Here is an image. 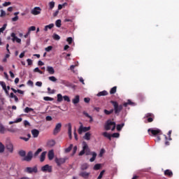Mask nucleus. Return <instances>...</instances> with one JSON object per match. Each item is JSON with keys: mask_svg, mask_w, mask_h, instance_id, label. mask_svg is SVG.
I'll list each match as a JSON object with an SVG mask.
<instances>
[{"mask_svg": "<svg viewBox=\"0 0 179 179\" xmlns=\"http://www.w3.org/2000/svg\"><path fill=\"white\" fill-rule=\"evenodd\" d=\"M66 127L68 128V135L70 139H72V124L71 123H68Z\"/></svg>", "mask_w": 179, "mask_h": 179, "instance_id": "nucleus-13", "label": "nucleus"}, {"mask_svg": "<svg viewBox=\"0 0 179 179\" xmlns=\"http://www.w3.org/2000/svg\"><path fill=\"white\" fill-rule=\"evenodd\" d=\"M24 173H28V174H32V173H37L38 169L36 166L34 167H27L24 170Z\"/></svg>", "mask_w": 179, "mask_h": 179, "instance_id": "nucleus-7", "label": "nucleus"}, {"mask_svg": "<svg viewBox=\"0 0 179 179\" xmlns=\"http://www.w3.org/2000/svg\"><path fill=\"white\" fill-rule=\"evenodd\" d=\"M49 80H50L51 82H57V80H58L57 79V78H55V76H50L48 78Z\"/></svg>", "mask_w": 179, "mask_h": 179, "instance_id": "nucleus-42", "label": "nucleus"}, {"mask_svg": "<svg viewBox=\"0 0 179 179\" xmlns=\"http://www.w3.org/2000/svg\"><path fill=\"white\" fill-rule=\"evenodd\" d=\"M66 41H67L68 44H69V45H71V44H72V43H73V38H72V37H69V38H67Z\"/></svg>", "mask_w": 179, "mask_h": 179, "instance_id": "nucleus-37", "label": "nucleus"}, {"mask_svg": "<svg viewBox=\"0 0 179 179\" xmlns=\"http://www.w3.org/2000/svg\"><path fill=\"white\" fill-rule=\"evenodd\" d=\"M55 6V2L50 1L49 3V9H50V10L54 9Z\"/></svg>", "mask_w": 179, "mask_h": 179, "instance_id": "nucleus-32", "label": "nucleus"}, {"mask_svg": "<svg viewBox=\"0 0 179 179\" xmlns=\"http://www.w3.org/2000/svg\"><path fill=\"white\" fill-rule=\"evenodd\" d=\"M46 155H47V152H43L41 153V157H40V162H44V160H45Z\"/></svg>", "mask_w": 179, "mask_h": 179, "instance_id": "nucleus-22", "label": "nucleus"}, {"mask_svg": "<svg viewBox=\"0 0 179 179\" xmlns=\"http://www.w3.org/2000/svg\"><path fill=\"white\" fill-rule=\"evenodd\" d=\"M66 160H68V157H64L63 158H55V162L56 163L57 166H58V167H61L62 164H64V163L66 162Z\"/></svg>", "mask_w": 179, "mask_h": 179, "instance_id": "nucleus-4", "label": "nucleus"}, {"mask_svg": "<svg viewBox=\"0 0 179 179\" xmlns=\"http://www.w3.org/2000/svg\"><path fill=\"white\" fill-rule=\"evenodd\" d=\"M61 20H56V22H55V25H56V27H61Z\"/></svg>", "mask_w": 179, "mask_h": 179, "instance_id": "nucleus-43", "label": "nucleus"}, {"mask_svg": "<svg viewBox=\"0 0 179 179\" xmlns=\"http://www.w3.org/2000/svg\"><path fill=\"white\" fill-rule=\"evenodd\" d=\"M72 101L74 104H78L79 101H80V96H79V95H76L74 99H72Z\"/></svg>", "mask_w": 179, "mask_h": 179, "instance_id": "nucleus-19", "label": "nucleus"}, {"mask_svg": "<svg viewBox=\"0 0 179 179\" xmlns=\"http://www.w3.org/2000/svg\"><path fill=\"white\" fill-rule=\"evenodd\" d=\"M5 152V145L0 143V153H3Z\"/></svg>", "mask_w": 179, "mask_h": 179, "instance_id": "nucleus-31", "label": "nucleus"}, {"mask_svg": "<svg viewBox=\"0 0 179 179\" xmlns=\"http://www.w3.org/2000/svg\"><path fill=\"white\" fill-rule=\"evenodd\" d=\"M27 62L28 63V65H31L33 64V62L30 59H28L27 60Z\"/></svg>", "mask_w": 179, "mask_h": 179, "instance_id": "nucleus-64", "label": "nucleus"}, {"mask_svg": "<svg viewBox=\"0 0 179 179\" xmlns=\"http://www.w3.org/2000/svg\"><path fill=\"white\" fill-rule=\"evenodd\" d=\"M11 3H10V1H6L4 3H3V6H9V5H11Z\"/></svg>", "mask_w": 179, "mask_h": 179, "instance_id": "nucleus-57", "label": "nucleus"}, {"mask_svg": "<svg viewBox=\"0 0 179 179\" xmlns=\"http://www.w3.org/2000/svg\"><path fill=\"white\" fill-rule=\"evenodd\" d=\"M90 136H92L90 132H87L83 136V139H85V141H90Z\"/></svg>", "mask_w": 179, "mask_h": 179, "instance_id": "nucleus-23", "label": "nucleus"}, {"mask_svg": "<svg viewBox=\"0 0 179 179\" xmlns=\"http://www.w3.org/2000/svg\"><path fill=\"white\" fill-rule=\"evenodd\" d=\"M11 37H12V40H13V43H15V41H16V43H18L19 44H20V43L22 42V39L17 38V36H16V34H15L13 32L11 34Z\"/></svg>", "mask_w": 179, "mask_h": 179, "instance_id": "nucleus-12", "label": "nucleus"}, {"mask_svg": "<svg viewBox=\"0 0 179 179\" xmlns=\"http://www.w3.org/2000/svg\"><path fill=\"white\" fill-rule=\"evenodd\" d=\"M3 16H6V13L3 10H1L0 17H3Z\"/></svg>", "mask_w": 179, "mask_h": 179, "instance_id": "nucleus-51", "label": "nucleus"}, {"mask_svg": "<svg viewBox=\"0 0 179 179\" xmlns=\"http://www.w3.org/2000/svg\"><path fill=\"white\" fill-rule=\"evenodd\" d=\"M46 121H52V117H51V116H47L45 117Z\"/></svg>", "mask_w": 179, "mask_h": 179, "instance_id": "nucleus-63", "label": "nucleus"}, {"mask_svg": "<svg viewBox=\"0 0 179 179\" xmlns=\"http://www.w3.org/2000/svg\"><path fill=\"white\" fill-rule=\"evenodd\" d=\"M145 117L146 118H150V117L155 118V115H153L152 113H147L145 115Z\"/></svg>", "mask_w": 179, "mask_h": 179, "instance_id": "nucleus-49", "label": "nucleus"}, {"mask_svg": "<svg viewBox=\"0 0 179 179\" xmlns=\"http://www.w3.org/2000/svg\"><path fill=\"white\" fill-rule=\"evenodd\" d=\"M43 100H45V101H52V100H54V99H52L50 96H45V97H43Z\"/></svg>", "mask_w": 179, "mask_h": 179, "instance_id": "nucleus-41", "label": "nucleus"}, {"mask_svg": "<svg viewBox=\"0 0 179 179\" xmlns=\"http://www.w3.org/2000/svg\"><path fill=\"white\" fill-rule=\"evenodd\" d=\"M78 150V146H74L73 150V155H75L76 153V151Z\"/></svg>", "mask_w": 179, "mask_h": 179, "instance_id": "nucleus-61", "label": "nucleus"}, {"mask_svg": "<svg viewBox=\"0 0 179 179\" xmlns=\"http://www.w3.org/2000/svg\"><path fill=\"white\" fill-rule=\"evenodd\" d=\"M17 20H19V16L17 15L12 18V22H17Z\"/></svg>", "mask_w": 179, "mask_h": 179, "instance_id": "nucleus-55", "label": "nucleus"}, {"mask_svg": "<svg viewBox=\"0 0 179 179\" xmlns=\"http://www.w3.org/2000/svg\"><path fill=\"white\" fill-rule=\"evenodd\" d=\"M48 145L49 146H55V141L51 140V141H48Z\"/></svg>", "mask_w": 179, "mask_h": 179, "instance_id": "nucleus-39", "label": "nucleus"}, {"mask_svg": "<svg viewBox=\"0 0 179 179\" xmlns=\"http://www.w3.org/2000/svg\"><path fill=\"white\" fill-rule=\"evenodd\" d=\"M101 168V164H96L94 166V170H100Z\"/></svg>", "mask_w": 179, "mask_h": 179, "instance_id": "nucleus-36", "label": "nucleus"}, {"mask_svg": "<svg viewBox=\"0 0 179 179\" xmlns=\"http://www.w3.org/2000/svg\"><path fill=\"white\" fill-rule=\"evenodd\" d=\"M31 159H33V152L29 151L22 160L24 162H31Z\"/></svg>", "mask_w": 179, "mask_h": 179, "instance_id": "nucleus-10", "label": "nucleus"}, {"mask_svg": "<svg viewBox=\"0 0 179 179\" xmlns=\"http://www.w3.org/2000/svg\"><path fill=\"white\" fill-rule=\"evenodd\" d=\"M48 157L49 160H52V159H54V150H51L48 152Z\"/></svg>", "mask_w": 179, "mask_h": 179, "instance_id": "nucleus-20", "label": "nucleus"}, {"mask_svg": "<svg viewBox=\"0 0 179 179\" xmlns=\"http://www.w3.org/2000/svg\"><path fill=\"white\" fill-rule=\"evenodd\" d=\"M46 71L50 73V75H54V73H55V70H54L52 66H48Z\"/></svg>", "mask_w": 179, "mask_h": 179, "instance_id": "nucleus-16", "label": "nucleus"}, {"mask_svg": "<svg viewBox=\"0 0 179 179\" xmlns=\"http://www.w3.org/2000/svg\"><path fill=\"white\" fill-rule=\"evenodd\" d=\"M61 128H62V124L57 123L55 126L54 131H53V134L57 135V134H59V132H61Z\"/></svg>", "mask_w": 179, "mask_h": 179, "instance_id": "nucleus-9", "label": "nucleus"}, {"mask_svg": "<svg viewBox=\"0 0 179 179\" xmlns=\"http://www.w3.org/2000/svg\"><path fill=\"white\" fill-rule=\"evenodd\" d=\"M113 111L114 110H104V113L105 114H106V115H110V114H112Z\"/></svg>", "mask_w": 179, "mask_h": 179, "instance_id": "nucleus-48", "label": "nucleus"}, {"mask_svg": "<svg viewBox=\"0 0 179 179\" xmlns=\"http://www.w3.org/2000/svg\"><path fill=\"white\" fill-rule=\"evenodd\" d=\"M36 85L41 87V86H43V83L38 81L36 83Z\"/></svg>", "mask_w": 179, "mask_h": 179, "instance_id": "nucleus-59", "label": "nucleus"}, {"mask_svg": "<svg viewBox=\"0 0 179 179\" xmlns=\"http://www.w3.org/2000/svg\"><path fill=\"white\" fill-rule=\"evenodd\" d=\"M41 152H43V150L41 148H38L36 150V152L34 153V157H37V156H38V155H40V153H41Z\"/></svg>", "mask_w": 179, "mask_h": 179, "instance_id": "nucleus-29", "label": "nucleus"}, {"mask_svg": "<svg viewBox=\"0 0 179 179\" xmlns=\"http://www.w3.org/2000/svg\"><path fill=\"white\" fill-rule=\"evenodd\" d=\"M110 103L114 107L115 114H118L119 113H121L123 108L122 105H119L118 102L114 101H111Z\"/></svg>", "mask_w": 179, "mask_h": 179, "instance_id": "nucleus-2", "label": "nucleus"}, {"mask_svg": "<svg viewBox=\"0 0 179 179\" xmlns=\"http://www.w3.org/2000/svg\"><path fill=\"white\" fill-rule=\"evenodd\" d=\"M108 94V92L106 90H103L102 92H99L96 96L98 97H101V96H107Z\"/></svg>", "mask_w": 179, "mask_h": 179, "instance_id": "nucleus-21", "label": "nucleus"}, {"mask_svg": "<svg viewBox=\"0 0 179 179\" xmlns=\"http://www.w3.org/2000/svg\"><path fill=\"white\" fill-rule=\"evenodd\" d=\"M102 135L105 138H108V139H109V141H111V134H110L108 132L105 131V132L102 133Z\"/></svg>", "mask_w": 179, "mask_h": 179, "instance_id": "nucleus-24", "label": "nucleus"}, {"mask_svg": "<svg viewBox=\"0 0 179 179\" xmlns=\"http://www.w3.org/2000/svg\"><path fill=\"white\" fill-rule=\"evenodd\" d=\"M164 174L166 176H168V177H172L173 176V172L169 169L166 170L164 171Z\"/></svg>", "mask_w": 179, "mask_h": 179, "instance_id": "nucleus-25", "label": "nucleus"}, {"mask_svg": "<svg viewBox=\"0 0 179 179\" xmlns=\"http://www.w3.org/2000/svg\"><path fill=\"white\" fill-rule=\"evenodd\" d=\"M117 92V87H113V88L110 89V94H114Z\"/></svg>", "mask_w": 179, "mask_h": 179, "instance_id": "nucleus-33", "label": "nucleus"}, {"mask_svg": "<svg viewBox=\"0 0 179 179\" xmlns=\"http://www.w3.org/2000/svg\"><path fill=\"white\" fill-rule=\"evenodd\" d=\"M124 127V124H117V129L118 131H120L121 129H122V127Z\"/></svg>", "mask_w": 179, "mask_h": 179, "instance_id": "nucleus-52", "label": "nucleus"}, {"mask_svg": "<svg viewBox=\"0 0 179 179\" xmlns=\"http://www.w3.org/2000/svg\"><path fill=\"white\" fill-rule=\"evenodd\" d=\"M149 135H150V136H156V135H159V134H160L162 132V130L159 129H149L148 130Z\"/></svg>", "mask_w": 179, "mask_h": 179, "instance_id": "nucleus-6", "label": "nucleus"}, {"mask_svg": "<svg viewBox=\"0 0 179 179\" xmlns=\"http://www.w3.org/2000/svg\"><path fill=\"white\" fill-rule=\"evenodd\" d=\"M153 120H155V117H147L148 122H153Z\"/></svg>", "mask_w": 179, "mask_h": 179, "instance_id": "nucleus-56", "label": "nucleus"}, {"mask_svg": "<svg viewBox=\"0 0 179 179\" xmlns=\"http://www.w3.org/2000/svg\"><path fill=\"white\" fill-rule=\"evenodd\" d=\"M41 171L43 173H52V166L49 164H46L41 167Z\"/></svg>", "mask_w": 179, "mask_h": 179, "instance_id": "nucleus-8", "label": "nucleus"}, {"mask_svg": "<svg viewBox=\"0 0 179 179\" xmlns=\"http://www.w3.org/2000/svg\"><path fill=\"white\" fill-rule=\"evenodd\" d=\"M54 38H55V40H59V38H61V37H59L58 34H55Z\"/></svg>", "mask_w": 179, "mask_h": 179, "instance_id": "nucleus-62", "label": "nucleus"}, {"mask_svg": "<svg viewBox=\"0 0 179 179\" xmlns=\"http://www.w3.org/2000/svg\"><path fill=\"white\" fill-rule=\"evenodd\" d=\"M86 154L87 156L90 155H92V157L90 159V162H93L96 160V157H97V153L92 152H90V148H89V145H87V143L85 141L83 142V150H81L79 153V156H83L84 154Z\"/></svg>", "mask_w": 179, "mask_h": 179, "instance_id": "nucleus-1", "label": "nucleus"}, {"mask_svg": "<svg viewBox=\"0 0 179 179\" xmlns=\"http://www.w3.org/2000/svg\"><path fill=\"white\" fill-rule=\"evenodd\" d=\"M0 85L3 87V89L4 90L6 94L7 95H9V92L8 91V89L6 88V84L5 83V82L0 81Z\"/></svg>", "mask_w": 179, "mask_h": 179, "instance_id": "nucleus-15", "label": "nucleus"}, {"mask_svg": "<svg viewBox=\"0 0 179 179\" xmlns=\"http://www.w3.org/2000/svg\"><path fill=\"white\" fill-rule=\"evenodd\" d=\"M138 98L140 99V100L143 101L145 96H143L142 94H138Z\"/></svg>", "mask_w": 179, "mask_h": 179, "instance_id": "nucleus-58", "label": "nucleus"}, {"mask_svg": "<svg viewBox=\"0 0 179 179\" xmlns=\"http://www.w3.org/2000/svg\"><path fill=\"white\" fill-rule=\"evenodd\" d=\"M80 177H83V178H89V176H90V173L87 172H81L79 174Z\"/></svg>", "mask_w": 179, "mask_h": 179, "instance_id": "nucleus-17", "label": "nucleus"}, {"mask_svg": "<svg viewBox=\"0 0 179 179\" xmlns=\"http://www.w3.org/2000/svg\"><path fill=\"white\" fill-rule=\"evenodd\" d=\"M8 129L5 128L3 125H0V134H5Z\"/></svg>", "mask_w": 179, "mask_h": 179, "instance_id": "nucleus-26", "label": "nucleus"}, {"mask_svg": "<svg viewBox=\"0 0 179 179\" xmlns=\"http://www.w3.org/2000/svg\"><path fill=\"white\" fill-rule=\"evenodd\" d=\"M7 131H8V132H11V134H15L17 132V129L13 128L7 129Z\"/></svg>", "mask_w": 179, "mask_h": 179, "instance_id": "nucleus-34", "label": "nucleus"}, {"mask_svg": "<svg viewBox=\"0 0 179 179\" xmlns=\"http://www.w3.org/2000/svg\"><path fill=\"white\" fill-rule=\"evenodd\" d=\"M31 111H34V109L31 108L27 107L24 109V113H30Z\"/></svg>", "mask_w": 179, "mask_h": 179, "instance_id": "nucleus-45", "label": "nucleus"}, {"mask_svg": "<svg viewBox=\"0 0 179 179\" xmlns=\"http://www.w3.org/2000/svg\"><path fill=\"white\" fill-rule=\"evenodd\" d=\"M105 129L106 131H114L115 129V122L111 121V120H108L105 124Z\"/></svg>", "mask_w": 179, "mask_h": 179, "instance_id": "nucleus-3", "label": "nucleus"}, {"mask_svg": "<svg viewBox=\"0 0 179 179\" xmlns=\"http://www.w3.org/2000/svg\"><path fill=\"white\" fill-rule=\"evenodd\" d=\"M31 134L34 138H37L40 134V131L36 129L31 130Z\"/></svg>", "mask_w": 179, "mask_h": 179, "instance_id": "nucleus-18", "label": "nucleus"}, {"mask_svg": "<svg viewBox=\"0 0 179 179\" xmlns=\"http://www.w3.org/2000/svg\"><path fill=\"white\" fill-rule=\"evenodd\" d=\"M52 27H54V24H50L49 25H46L45 27V31H47V30H48V29H52Z\"/></svg>", "mask_w": 179, "mask_h": 179, "instance_id": "nucleus-35", "label": "nucleus"}, {"mask_svg": "<svg viewBox=\"0 0 179 179\" xmlns=\"http://www.w3.org/2000/svg\"><path fill=\"white\" fill-rule=\"evenodd\" d=\"M62 100H64V96H62V94H57V101L59 103H61V101H62Z\"/></svg>", "mask_w": 179, "mask_h": 179, "instance_id": "nucleus-30", "label": "nucleus"}, {"mask_svg": "<svg viewBox=\"0 0 179 179\" xmlns=\"http://www.w3.org/2000/svg\"><path fill=\"white\" fill-rule=\"evenodd\" d=\"M80 127L78 130V134L80 135H82V134H83V132H87V131H90V127H83V124H82V122H80Z\"/></svg>", "mask_w": 179, "mask_h": 179, "instance_id": "nucleus-5", "label": "nucleus"}, {"mask_svg": "<svg viewBox=\"0 0 179 179\" xmlns=\"http://www.w3.org/2000/svg\"><path fill=\"white\" fill-rule=\"evenodd\" d=\"M104 173H106V171L103 170L101 171L99 176H98V179H101L103 178V176H104Z\"/></svg>", "mask_w": 179, "mask_h": 179, "instance_id": "nucleus-47", "label": "nucleus"}, {"mask_svg": "<svg viewBox=\"0 0 179 179\" xmlns=\"http://www.w3.org/2000/svg\"><path fill=\"white\" fill-rule=\"evenodd\" d=\"M20 139H22V141H24L25 142H28V141L29 140V138H26V137H20Z\"/></svg>", "mask_w": 179, "mask_h": 179, "instance_id": "nucleus-60", "label": "nucleus"}, {"mask_svg": "<svg viewBox=\"0 0 179 179\" xmlns=\"http://www.w3.org/2000/svg\"><path fill=\"white\" fill-rule=\"evenodd\" d=\"M31 31H36V27L31 26L28 29V33L30 34Z\"/></svg>", "mask_w": 179, "mask_h": 179, "instance_id": "nucleus-40", "label": "nucleus"}, {"mask_svg": "<svg viewBox=\"0 0 179 179\" xmlns=\"http://www.w3.org/2000/svg\"><path fill=\"white\" fill-rule=\"evenodd\" d=\"M6 29V24H4L1 28H0V34L1 33H3L5 29Z\"/></svg>", "mask_w": 179, "mask_h": 179, "instance_id": "nucleus-46", "label": "nucleus"}, {"mask_svg": "<svg viewBox=\"0 0 179 179\" xmlns=\"http://www.w3.org/2000/svg\"><path fill=\"white\" fill-rule=\"evenodd\" d=\"M110 136L112 138H120V134L118 133H114Z\"/></svg>", "mask_w": 179, "mask_h": 179, "instance_id": "nucleus-50", "label": "nucleus"}, {"mask_svg": "<svg viewBox=\"0 0 179 179\" xmlns=\"http://www.w3.org/2000/svg\"><path fill=\"white\" fill-rule=\"evenodd\" d=\"M6 149L10 152V153H13V144H12V143L6 144Z\"/></svg>", "mask_w": 179, "mask_h": 179, "instance_id": "nucleus-14", "label": "nucleus"}, {"mask_svg": "<svg viewBox=\"0 0 179 179\" xmlns=\"http://www.w3.org/2000/svg\"><path fill=\"white\" fill-rule=\"evenodd\" d=\"M45 50L47 51V52H50V51L52 50V46H48V48H45Z\"/></svg>", "mask_w": 179, "mask_h": 179, "instance_id": "nucleus-54", "label": "nucleus"}, {"mask_svg": "<svg viewBox=\"0 0 179 179\" xmlns=\"http://www.w3.org/2000/svg\"><path fill=\"white\" fill-rule=\"evenodd\" d=\"M31 13L34 15L35 16L37 15H40L41 13V8L40 7H35L34 9L31 10Z\"/></svg>", "mask_w": 179, "mask_h": 179, "instance_id": "nucleus-11", "label": "nucleus"}, {"mask_svg": "<svg viewBox=\"0 0 179 179\" xmlns=\"http://www.w3.org/2000/svg\"><path fill=\"white\" fill-rule=\"evenodd\" d=\"M72 148H73V144H71L69 148H67L64 150L65 153H69V152H71V150H72Z\"/></svg>", "mask_w": 179, "mask_h": 179, "instance_id": "nucleus-28", "label": "nucleus"}, {"mask_svg": "<svg viewBox=\"0 0 179 179\" xmlns=\"http://www.w3.org/2000/svg\"><path fill=\"white\" fill-rule=\"evenodd\" d=\"M19 155H20V156H21V157H25V156H26V151L20 150L19 152Z\"/></svg>", "mask_w": 179, "mask_h": 179, "instance_id": "nucleus-38", "label": "nucleus"}, {"mask_svg": "<svg viewBox=\"0 0 179 179\" xmlns=\"http://www.w3.org/2000/svg\"><path fill=\"white\" fill-rule=\"evenodd\" d=\"M128 106H135V103L132 102L131 100H127V101Z\"/></svg>", "mask_w": 179, "mask_h": 179, "instance_id": "nucleus-53", "label": "nucleus"}, {"mask_svg": "<svg viewBox=\"0 0 179 179\" xmlns=\"http://www.w3.org/2000/svg\"><path fill=\"white\" fill-rule=\"evenodd\" d=\"M63 99L64 100V101H67L68 103L71 102V99L69 98V96L65 95L63 96Z\"/></svg>", "mask_w": 179, "mask_h": 179, "instance_id": "nucleus-44", "label": "nucleus"}, {"mask_svg": "<svg viewBox=\"0 0 179 179\" xmlns=\"http://www.w3.org/2000/svg\"><path fill=\"white\" fill-rule=\"evenodd\" d=\"M87 169H89V164L87 163L81 165V170H87Z\"/></svg>", "mask_w": 179, "mask_h": 179, "instance_id": "nucleus-27", "label": "nucleus"}]
</instances>
